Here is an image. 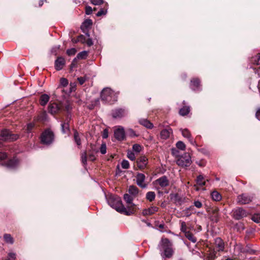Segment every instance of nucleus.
Returning <instances> with one entry per match:
<instances>
[{"instance_id":"obj_37","label":"nucleus","mask_w":260,"mask_h":260,"mask_svg":"<svg viewBox=\"0 0 260 260\" xmlns=\"http://www.w3.org/2000/svg\"><path fill=\"white\" fill-rule=\"evenodd\" d=\"M250 61L254 64H260V54H258L256 56L252 57Z\"/></svg>"},{"instance_id":"obj_21","label":"nucleus","mask_w":260,"mask_h":260,"mask_svg":"<svg viewBox=\"0 0 260 260\" xmlns=\"http://www.w3.org/2000/svg\"><path fill=\"white\" fill-rule=\"evenodd\" d=\"M172 133V130L171 128L164 129L160 132V137L161 139L166 140L169 138Z\"/></svg>"},{"instance_id":"obj_11","label":"nucleus","mask_w":260,"mask_h":260,"mask_svg":"<svg viewBox=\"0 0 260 260\" xmlns=\"http://www.w3.org/2000/svg\"><path fill=\"white\" fill-rule=\"evenodd\" d=\"M181 133L182 136L188 139V141L193 146H197L196 142L193 140V138L191 136V134L188 129H181Z\"/></svg>"},{"instance_id":"obj_34","label":"nucleus","mask_w":260,"mask_h":260,"mask_svg":"<svg viewBox=\"0 0 260 260\" xmlns=\"http://www.w3.org/2000/svg\"><path fill=\"white\" fill-rule=\"evenodd\" d=\"M155 198V194L153 191H149L146 193V198L150 202L153 201Z\"/></svg>"},{"instance_id":"obj_33","label":"nucleus","mask_w":260,"mask_h":260,"mask_svg":"<svg viewBox=\"0 0 260 260\" xmlns=\"http://www.w3.org/2000/svg\"><path fill=\"white\" fill-rule=\"evenodd\" d=\"M61 131L64 134L69 132V124L68 122H63L61 123Z\"/></svg>"},{"instance_id":"obj_25","label":"nucleus","mask_w":260,"mask_h":260,"mask_svg":"<svg viewBox=\"0 0 260 260\" xmlns=\"http://www.w3.org/2000/svg\"><path fill=\"white\" fill-rule=\"evenodd\" d=\"M35 127V123L32 122L29 123L27 124L26 127L25 129V132L27 134V137H29V136H32V135L30 134L32 133V129Z\"/></svg>"},{"instance_id":"obj_58","label":"nucleus","mask_w":260,"mask_h":260,"mask_svg":"<svg viewBox=\"0 0 260 260\" xmlns=\"http://www.w3.org/2000/svg\"><path fill=\"white\" fill-rule=\"evenodd\" d=\"M78 81L80 85H82L86 81V79L85 77H80L78 78Z\"/></svg>"},{"instance_id":"obj_7","label":"nucleus","mask_w":260,"mask_h":260,"mask_svg":"<svg viewBox=\"0 0 260 260\" xmlns=\"http://www.w3.org/2000/svg\"><path fill=\"white\" fill-rule=\"evenodd\" d=\"M114 137L118 141H123L125 139V134L124 128L121 126L116 127L114 132Z\"/></svg>"},{"instance_id":"obj_8","label":"nucleus","mask_w":260,"mask_h":260,"mask_svg":"<svg viewBox=\"0 0 260 260\" xmlns=\"http://www.w3.org/2000/svg\"><path fill=\"white\" fill-rule=\"evenodd\" d=\"M252 199V196L243 193L238 197L237 202L240 204H246L250 202Z\"/></svg>"},{"instance_id":"obj_14","label":"nucleus","mask_w":260,"mask_h":260,"mask_svg":"<svg viewBox=\"0 0 260 260\" xmlns=\"http://www.w3.org/2000/svg\"><path fill=\"white\" fill-rule=\"evenodd\" d=\"M158 208L156 206H152L148 209H144L142 211V214L144 216L151 215L157 212Z\"/></svg>"},{"instance_id":"obj_13","label":"nucleus","mask_w":260,"mask_h":260,"mask_svg":"<svg viewBox=\"0 0 260 260\" xmlns=\"http://www.w3.org/2000/svg\"><path fill=\"white\" fill-rule=\"evenodd\" d=\"M138 167L143 170L145 169L148 164V159L145 156H141L137 160Z\"/></svg>"},{"instance_id":"obj_38","label":"nucleus","mask_w":260,"mask_h":260,"mask_svg":"<svg viewBox=\"0 0 260 260\" xmlns=\"http://www.w3.org/2000/svg\"><path fill=\"white\" fill-rule=\"evenodd\" d=\"M74 141L77 145L80 146L81 145V140L79 137V133L77 131H75L74 134Z\"/></svg>"},{"instance_id":"obj_12","label":"nucleus","mask_w":260,"mask_h":260,"mask_svg":"<svg viewBox=\"0 0 260 260\" xmlns=\"http://www.w3.org/2000/svg\"><path fill=\"white\" fill-rule=\"evenodd\" d=\"M155 182L160 186L158 189L163 188L169 185V181L166 176H163L158 178L155 180Z\"/></svg>"},{"instance_id":"obj_36","label":"nucleus","mask_w":260,"mask_h":260,"mask_svg":"<svg viewBox=\"0 0 260 260\" xmlns=\"http://www.w3.org/2000/svg\"><path fill=\"white\" fill-rule=\"evenodd\" d=\"M105 6L106 7L104 8H101L100 10L97 13L96 16L98 17L101 16L103 15H106L107 12V7L108 6V4L107 3H105Z\"/></svg>"},{"instance_id":"obj_18","label":"nucleus","mask_w":260,"mask_h":260,"mask_svg":"<svg viewBox=\"0 0 260 260\" xmlns=\"http://www.w3.org/2000/svg\"><path fill=\"white\" fill-rule=\"evenodd\" d=\"M65 64V60L62 57H58L55 62V67L57 70H61Z\"/></svg>"},{"instance_id":"obj_52","label":"nucleus","mask_w":260,"mask_h":260,"mask_svg":"<svg viewBox=\"0 0 260 260\" xmlns=\"http://www.w3.org/2000/svg\"><path fill=\"white\" fill-rule=\"evenodd\" d=\"M16 254L14 253H9L8 255V257L6 260H15Z\"/></svg>"},{"instance_id":"obj_22","label":"nucleus","mask_w":260,"mask_h":260,"mask_svg":"<svg viewBox=\"0 0 260 260\" xmlns=\"http://www.w3.org/2000/svg\"><path fill=\"white\" fill-rule=\"evenodd\" d=\"M200 85V81L199 79L195 78L191 80L190 88L193 90H198Z\"/></svg>"},{"instance_id":"obj_45","label":"nucleus","mask_w":260,"mask_h":260,"mask_svg":"<svg viewBox=\"0 0 260 260\" xmlns=\"http://www.w3.org/2000/svg\"><path fill=\"white\" fill-rule=\"evenodd\" d=\"M187 226L186 224V223L184 221H181V228L180 230L181 232L184 233V234L188 232V231H187Z\"/></svg>"},{"instance_id":"obj_55","label":"nucleus","mask_w":260,"mask_h":260,"mask_svg":"<svg viewBox=\"0 0 260 260\" xmlns=\"http://www.w3.org/2000/svg\"><path fill=\"white\" fill-rule=\"evenodd\" d=\"M100 152L102 154H104L106 153V145L105 144H102L100 147Z\"/></svg>"},{"instance_id":"obj_40","label":"nucleus","mask_w":260,"mask_h":260,"mask_svg":"<svg viewBox=\"0 0 260 260\" xmlns=\"http://www.w3.org/2000/svg\"><path fill=\"white\" fill-rule=\"evenodd\" d=\"M176 146L178 149L181 150H184L186 147L185 144L182 141L177 142Z\"/></svg>"},{"instance_id":"obj_62","label":"nucleus","mask_w":260,"mask_h":260,"mask_svg":"<svg viewBox=\"0 0 260 260\" xmlns=\"http://www.w3.org/2000/svg\"><path fill=\"white\" fill-rule=\"evenodd\" d=\"M71 119V115L69 113V114H68V115L67 116L66 119L65 120V121L64 122H68L69 123Z\"/></svg>"},{"instance_id":"obj_44","label":"nucleus","mask_w":260,"mask_h":260,"mask_svg":"<svg viewBox=\"0 0 260 260\" xmlns=\"http://www.w3.org/2000/svg\"><path fill=\"white\" fill-rule=\"evenodd\" d=\"M92 24V21L91 19H86L85 20L83 23V25L82 26L86 27V28H88V27H89L90 26H91Z\"/></svg>"},{"instance_id":"obj_53","label":"nucleus","mask_w":260,"mask_h":260,"mask_svg":"<svg viewBox=\"0 0 260 260\" xmlns=\"http://www.w3.org/2000/svg\"><path fill=\"white\" fill-rule=\"evenodd\" d=\"M76 53V50L75 48H71L67 51V53L70 56L75 55Z\"/></svg>"},{"instance_id":"obj_26","label":"nucleus","mask_w":260,"mask_h":260,"mask_svg":"<svg viewBox=\"0 0 260 260\" xmlns=\"http://www.w3.org/2000/svg\"><path fill=\"white\" fill-rule=\"evenodd\" d=\"M139 122L141 124L148 128H152L153 127L152 123L146 119H141L139 120Z\"/></svg>"},{"instance_id":"obj_64","label":"nucleus","mask_w":260,"mask_h":260,"mask_svg":"<svg viewBox=\"0 0 260 260\" xmlns=\"http://www.w3.org/2000/svg\"><path fill=\"white\" fill-rule=\"evenodd\" d=\"M256 118L259 120H260V109L257 110V111L256 112Z\"/></svg>"},{"instance_id":"obj_29","label":"nucleus","mask_w":260,"mask_h":260,"mask_svg":"<svg viewBox=\"0 0 260 260\" xmlns=\"http://www.w3.org/2000/svg\"><path fill=\"white\" fill-rule=\"evenodd\" d=\"M212 199L215 201H219L221 199V196L217 191H213L211 194Z\"/></svg>"},{"instance_id":"obj_35","label":"nucleus","mask_w":260,"mask_h":260,"mask_svg":"<svg viewBox=\"0 0 260 260\" xmlns=\"http://www.w3.org/2000/svg\"><path fill=\"white\" fill-rule=\"evenodd\" d=\"M194 209V208L192 206L189 207L188 208H186L183 211V212L185 216L188 217L192 213V211Z\"/></svg>"},{"instance_id":"obj_31","label":"nucleus","mask_w":260,"mask_h":260,"mask_svg":"<svg viewBox=\"0 0 260 260\" xmlns=\"http://www.w3.org/2000/svg\"><path fill=\"white\" fill-rule=\"evenodd\" d=\"M197 183L199 185L201 186H203L205 185L206 182L204 180V178L203 175H200L197 177Z\"/></svg>"},{"instance_id":"obj_9","label":"nucleus","mask_w":260,"mask_h":260,"mask_svg":"<svg viewBox=\"0 0 260 260\" xmlns=\"http://www.w3.org/2000/svg\"><path fill=\"white\" fill-rule=\"evenodd\" d=\"M145 176L142 173H138L136 175V182L137 185L142 188H145L147 187V184L145 183Z\"/></svg>"},{"instance_id":"obj_23","label":"nucleus","mask_w":260,"mask_h":260,"mask_svg":"<svg viewBox=\"0 0 260 260\" xmlns=\"http://www.w3.org/2000/svg\"><path fill=\"white\" fill-rule=\"evenodd\" d=\"M50 96L47 94H43L40 98V104L41 106H45L49 101Z\"/></svg>"},{"instance_id":"obj_51","label":"nucleus","mask_w":260,"mask_h":260,"mask_svg":"<svg viewBox=\"0 0 260 260\" xmlns=\"http://www.w3.org/2000/svg\"><path fill=\"white\" fill-rule=\"evenodd\" d=\"M60 83L62 86L66 87L68 84V80L66 78H62L60 79Z\"/></svg>"},{"instance_id":"obj_39","label":"nucleus","mask_w":260,"mask_h":260,"mask_svg":"<svg viewBox=\"0 0 260 260\" xmlns=\"http://www.w3.org/2000/svg\"><path fill=\"white\" fill-rule=\"evenodd\" d=\"M4 238L5 241L8 243L13 244L14 242L13 239L11 235L6 234L4 235Z\"/></svg>"},{"instance_id":"obj_15","label":"nucleus","mask_w":260,"mask_h":260,"mask_svg":"<svg viewBox=\"0 0 260 260\" xmlns=\"http://www.w3.org/2000/svg\"><path fill=\"white\" fill-rule=\"evenodd\" d=\"M215 247L218 251H222L224 249V244L222 240L220 238H217L215 239Z\"/></svg>"},{"instance_id":"obj_3","label":"nucleus","mask_w":260,"mask_h":260,"mask_svg":"<svg viewBox=\"0 0 260 260\" xmlns=\"http://www.w3.org/2000/svg\"><path fill=\"white\" fill-rule=\"evenodd\" d=\"M102 101L111 104L113 101H116L114 92L109 88H105L101 94Z\"/></svg>"},{"instance_id":"obj_10","label":"nucleus","mask_w":260,"mask_h":260,"mask_svg":"<svg viewBox=\"0 0 260 260\" xmlns=\"http://www.w3.org/2000/svg\"><path fill=\"white\" fill-rule=\"evenodd\" d=\"M233 217L236 219H240L246 216L247 213L241 208H238L233 211Z\"/></svg>"},{"instance_id":"obj_60","label":"nucleus","mask_w":260,"mask_h":260,"mask_svg":"<svg viewBox=\"0 0 260 260\" xmlns=\"http://www.w3.org/2000/svg\"><path fill=\"white\" fill-rule=\"evenodd\" d=\"M7 156V155L6 153L1 152L0 153V160H2L5 159Z\"/></svg>"},{"instance_id":"obj_2","label":"nucleus","mask_w":260,"mask_h":260,"mask_svg":"<svg viewBox=\"0 0 260 260\" xmlns=\"http://www.w3.org/2000/svg\"><path fill=\"white\" fill-rule=\"evenodd\" d=\"M158 249L162 257L170 258L173 254L172 244L167 238H162L158 245Z\"/></svg>"},{"instance_id":"obj_56","label":"nucleus","mask_w":260,"mask_h":260,"mask_svg":"<svg viewBox=\"0 0 260 260\" xmlns=\"http://www.w3.org/2000/svg\"><path fill=\"white\" fill-rule=\"evenodd\" d=\"M92 11H93V10L91 7L88 6L85 7L86 14H87V15L91 14L92 12Z\"/></svg>"},{"instance_id":"obj_63","label":"nucleus","mask_w":260,"mask_h":260,"mask_svg":"<svg viewBox=\"0 0 260 260\" xmlns=\"http://www.w3.org/2000/svg\"><path fill=\"white\" fill-rule=\"evenodd\" d=\"M71 119V115L69 113V114H68V115L67 116L66 119L65 120V121L64 122H68L69 123Z\"/></svg>"},{"instance_id":"obj_41","label":"nucleus","mask_w":260,"mask_h":260,"mask_svg":"<svg viewBox=\"0 0 260 260\" xmlns=\"http://www.w3.org/2000/svg\"><path fill=\"white\" fill-rule=\"evenodd\" d=\"M87 51H83L79 53L77 57L78 59H85L87 57Z\"/></svg>"},{"instance_id":"obj_5","label":"nucleus","mask_w":260,"mask_h":260,"mask_svg":"<svg viewBox=\"0 0 260 260\" xmlns=\"http://www.w3.org/2000/svg\"><path fill=\"white\" fill-rule=\"evenodd\" d=\"M54 140V135L50 129H46L42 133L41 136V142L46 145H49L52 143Z\"/></svg>"},{"instance_id":"obj_19","label":"nucleus","mask_w":260,"mask_h":260,"mask_svg":"<svg viewBox=\"0 0 260 260\" xmlns=\"http://www.w3.org/2000/svg\"><path fill=\"white\" fill-rule=\"evenodd\" d=\"M123 198L124 201L127 204H131L130 206H127V208H126L127 210H128V208L131 207V209H134L136 211V210L134 208L135 204L132 203V201H133V198L129 194L125 193L124 195Z\"/></svg>"},{"instance_id":"obj_50","label":"nucleus","mask_w":260,"mask_h":260,"mask_svg":"<svg viewBox=\"0 0 260 260\" xmlns=\"http://www.w3.org/2000/svg\"><path fill=\"white\" fill-rule=\"evenodd\" d=\"M90 2L94 5H101L104 3L103 0H90Z\"/></svg>"},{"instance_id":"obj_57","label":"nucleus","mask_w":260,"mask_h":260,"mask_svg":"<svg viewBox=\"0 0 260 260\" xmlns=\"http://www.w3.org/2000/svg\"><path fill=\"white\" fill-rule=\"evenodd\" d=\"M193 204L198 208H200L203 206L202 203L199 201H194Z\"/></svg>"},{"instance_id":"obj_27","label":"nucleus","mask_w":260,"mask_h":260,"mask_svg":"<svg viewBox=\"0 0 260 260\" xmlns=\"http://www.w3.org/2000/svg\"><path fill=\"white\" fill-rule=\"evenodd\" d=\"M190 111V107L184 105L179 110V114L182 116H185L188 114Z\"/></svg>"},{"instance_id":"obj_4","label":"nucleus","mask_w":260,"mask_h":260,"mask_svg":"<svg viewBox=\"0 0 260 260\" xmlns=\"http://www.w3.org/2000/svg\"><path fill=\"white\" fill-rule=\"evenodd\" d=\"M191 162V156L189 154L187 153H185L184 155L178 158L176 161L177 164L182 168L190 166Z\"/></svg>"},{"instance_id":"obj_1","label":"nucleus","mask_w":260,"mask_h":260,"mask_svg":"<svg viewBox=\"0 0 260 260\" xmlns=\"http://www.w3.org/2000/svg\"><path fill=\"white\" fill-rule=\"evenodd\" d=\"M107 202L112 208L120 213L126 215H131L135 213V210L134 209H131V207L127 210L122 204L121 199L117 196L110 195L107 199Z\"/></svg>"},{"instance_id":"obj_48","label":"nucleus","mask_w":260,"mask_h":260,"mask_svg":"<svg viewBox=\"0 0 260 260\" xmlns=\"http://www.w3.org/2000/svg\"><path fill=\"white\" fill-rule=\"evenodd\" d=\"M121 167L124 169H128L129 167V162L126 160H123L121 162Z\"/></svg>"},{"instance_id":"obj_54","label":"nucleus","mask_w":260,"mask_h":260,"mask_svg":"<svg viewBox=\"0 0 260 260\" xmlns=\"http://www.w3.org/2000/svg\"><path fill=\"white\" fill-rule=\"evenodd\" d=\"M88 159L91 161H93L95 159V152H91L89 153L88 154Z\"/></svg>"},{"instance_id":"obj_42","label":"nucleus","mask_w":260,"mask_h":260,"mask_svg":"<svg viewBox=\"0 0 260 260\" xmlns=\"http://www.w3.org/2000/svg\"><path fill=\"white\" fill-rule=\"evenodd\" d=\"M47 113L45 111L43 112L38 116V120L44 121L47 119Z\"/></svg>"},{"instance_id":"obj_61","label":"nucleus","mask_w":260,"mask_h":260,"mask_svg":"<svg viewBox=\"0 0 260 260\" xmlns=\"http://www.w3.org/2000/svg\"><path fill=\"white\" fill-rule=\"evenodd\" d=\"M128 134L131 137H134V136H136V135L135 134V132L132 129H128Z\"/></svg>"},{"instance_id":"obj_16","label":"nucleus","mask_w":260,"mask_h":260,"mask_svg":"<svg viewBox=\"0 0 260 260\" xmlns=\"http://www.w3.org/2000/svg\"><path fill=\"white\" fill-rule=\"evenodd\" d=\"M60 106L56 103L50 104L48 106L49 112L52 114L57 113L60 111Z\"/></svg>"},{"instance_id":"obj_28","label":"nucleus","mask_w":260,"mask_h":260,"mask_svg":"<svg viewBox=\"0 0 260 260\" xmlns=\"http://www.w3.org/2000/svg\"><path fill=\"white\" fill-rule=\"evenodd\" d=\"M128 192L131 195L136 196L138 193V188L136 186L131 185L129 187Z\"/></svg>"},{"instance_id":"obj_30","label":"nucleus","mask_w":260,"mask_h":260,"mask_svg":"<svg viewBox=\"0 0 260 260\" xmlns=\"http://www.w3.org/2000/svg\"><path fill=\"white\" fill-rule=\"evenodd\" d=\"M211 219L215 222H217L219 221V214L217 210L215 209L213 211Z\"/></svg>"},{"instance_id":"obj_49","label":"nucleus","mask_w":260,"mask_h":260,"mask_svg":"<svg viewBox=\"0 0 260 260\" xmlns=\"http://www.w3.org/2000/svg\"><path fill=\"white\" fill-rule=\"evenodd\" d=\"M127 157L131 160H134L136 159L135 154L131 151L127 152Z\"/></svg>"},{"instance_id":"obj_59","label":"nucleus","mask_w":260,"mask_h":260,"mask_svg":"<svg viewBox=\"0 0 260 260\" xmlns=\"http://www.w3.org/2000/svg\"><path fill=\"white\" fill-rule=\"evenodd\" d=\"M86 44L88 46H91L93 45V42L91 38H88L86 41Z\"/></svg>"},{"instance_id":"obj_24","label":"nucleus","mask_w":260,"mask_h":260,"mask_svg":"<svg viewBox=\"0 0 260 260\" xmlns=\"http://www.w3.org/2000/svg\"><path fill=\"white\" fill-rule=\"evenodd\" d=\"M18 164V160L14 158V159H10L9 161H8L7 162V163L6 164V166L9 168L13 169V168H15V167H16L17 166Z\"/></svg>"},{"instance_id":"obj_17","label":"nucleus","mask_w":260,"mask_h":260,"mask_svg":"<svg viewBox=\"0 0 260 260\" xmlns=\"http://www.w3.org/2000/svg\"><path fill=\"white\" fill-rule=\"evenodd\" d=\"M125 114V111L122 109H117L112 111V116L115 118H121L124 116Z\"/></svg>"},{"instance_id":"obj_43","label":"nucleus","mask_w":260,"mask_h":260,"mask_svg":"<svg viewBox=\"0 0 260 260\" xmlns=\"http://www.w3.org/2000/svg\"><path fill=\"white\" fill-rule=\"evenodd\" d=\"M81 157L82 163L84 165H85L87 162V155L86 152L84 151V152L81 153Z\"/></svg>"},{"instance_id":"obj_20","label":"nucleus","mask_w":260,"mask_h":260,"mask_svg":"<svg viewBox=\"0 0 260 260\" xmlns=\"http://www.w3.org/2000/svg\"><path fill=\"white\" fill-rule=\"evenodd\" d=\"M170 199L176 204H181L183 202L182 198L178 193H171Z\"/></svg>"},{"instance_id":"obj_32","label":"nucleus","mask_w":260,"mask_h":260,"mask_svg":"<svg viewBox=\"0 0 260 260\" xmlns=\"http://www.w3.org/2000/svg\"><path fill=\"white\" fill-rule=\"evenodd\" d=\"M185 236L186 238H187L189 241H191L193 243H196L197 242L196 238L193 236V235L190 232H188L185 234Z\"/></svg>"},{"instance_id":"obj_6","label":"nucleus","mask_w":260,"mask_h":260,"mask_svg":"<svg viewBox=\"0 0 260 260\" xmlns=\"http://www.w3.org/2000/svg\"><path fill=\"white\" fill-rule=\"evenodd\" d=\"M1 139L4 141H13L18 139L19 136L17 134H13L7 129H4L1 132Z\"/></svg>"},{"instance_id":"obj_47","label":"nucleus","mask_w":260,"mask_h":260,"mask_svg":"<svg viewBox=\"0 0 260 260\" xmlns=\"http://www.w3.org/2000/svg\"><path fill=\"white\" fill-rule=\"evenodd\" d=\"M133 151H134L137 153H139L141 151L142 147L139 144H135L133 146Z\"/></svg>"},{"instance_id":"obj_46","label":"nucleus","mask_w":260,"mask_h":260,"mask_svg":"<svg viewBox=\"0 0 260 260\" xmlns=\"http://www.w3.org/2000/svg\"><path fill=\"white\" fill-rule=\"evenodd\" d=\"M251 219L254 222H256V223H259L260 222V214L257 213V214H254L252 216Z\"/></svg>"}]
</instances>
